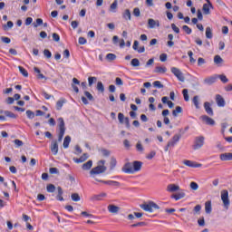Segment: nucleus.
I'll return each instance as SVG.
<instances>
[{
	"label": "nucleus",
	"mask_w": 232,
	"mask_h": 232,
	"mask_svg": "<svg viewBox=\"0 0 232 232\" xmlns=\"http://www.w3.org/2000/svg\"><path fill=\"white\" fill-rule=\"evenodd\" d=\"M136 150L137 151H144V148L142 147V143H140V141H138L136 144Z\"/></svg>",
	"instance_id": "59"
},
{
	"label": "nucleus",
	"mask_w": 232,
	"mask_h": 232,
	"mask_svg": "<svg viewBox=\"0 0 232 232\" xmlns=\"http://www.w3.org/2000/svg\"><path fill=\"white\" fill-rule=\"evenodd\" d=\"M183 164H185V166H188V168H193L194 164H195V161H191L189 160H185L183 161Z\"/></svg>",
	"instance_id": "44"
},
{
	"label": "nucleus",
	"mask_w": 232,
	"mask_h": 232,
	"mask_svg": "<svg viewBox=\"0 0 232 232\" xmlns=\"http://www.w3.org/2000/svg\"><path fill=\"white\" fill-rule=\"evenodd\" d=\"M51 151L53 155H57V153H59V144L57 143V140L52 141Z\"/></svg>",
	"instance_id": "17"
},
{
	"label": "nucleus",
	"mask_w": 232,
	"mask_h": 232,
	"mask_svg": "<svg viewBox=\"0 0 232 232\" xmlns=\"http://www.w3.org/2000/svg\"><path fill=\"white\" fill-rule=\"evenodd\" d=\"M220 160L226 162L227 160H232V152H225L219 155Z\"/></svg>",
	"instance_id": "16"
},
{
	"label": "nucleus",
	"mask_w": 232,
	"mask_h": 232,
	"mask_svg": "<svg viewBox=\"0 0 232 232\" xmlns=\"http://www.w3.org/2000/svg\"><path fill=\"white\" fill-rule=\"evenodd\" d=\"M107 209H108L109 213H113V214H117V213H119V211H121V208H119L115 205H109L107 207Z\"/></svg>",
	"instance_id": "19"
},
{
	"label": "nucleus",
	"mask_w": 232,
	"mask_h": 232,
	"mask_svg": "<svg viewBox=\"0 0 232 232\" xmlns=\"http://www.w3.org/2000/svg\"><path fill=\"white\" fill-rule=\"evenodd\" d=\"M190 188L191 189H193V191H197V189H198V184L197 182H190Z\"/></svg>",
	"instance_id": "56"
},
{
	"label": "nucleus",
	"mask_w": 232,
	"mask_h": 232,
	"mask_svg": "<svg viewBox=\"0 0 232 232\" xmlns=\"http://www.w3.org/2000/svg\"><path fill=\"white\" fill-rule=\"evenodd\" d=\"M106 59L107 61H115L117 59V55H115L114 53H108L106 55Z\"/></svg>",
	"instance_id": "45"
},
{
	"label": "nucleus",
	"mask_w": 232,
	"mask_h": 232,
	"mask_svg": "<svg viewBox=\"0 0 232 232\" xmlns=\"http://www.w3.org/2000/svg\"><path fill=\"white\" fill-rule=\"evenodd\" d=\"M99 151L100 153H102L103 157H110L111 153L109 150H106V149H99Z\"/></svg>",
	"instance_id": "32"
},
{
	"label": "nucleus",
	"mask_w": 232,
	"mask_h": 232,
	"mask_svg": "<svg viewBox=\"0 0 232 232\" xmlns=\"http://www.w3.org/2000/svg\"><path fill=\"white\" fill-rule=\"evenodd\" d=\"M89 86H93V82H97V77L90 76L88 78Z\"/></svg>",
	"instance_id": "39"
},
{
	"label": "nucleus",
	"mask_w": 232,
	"mask_h": 232,
	"mask_svg": "<svg viewBox=\"0 0 232 232\" xmlns=\"http://www.w3.org/2000/svg\"><path fill=\"white\" fill-rule=\"evenodd\" d=\"M122 18L125 21H131V11H130V9H125L122 13Z\"/></svg>",
	"instance_id": "21"
},
{
	"label": "nucleus",
	"mask_w": 232,
	"mask_h": 232,
	"mask_svg": "<svg viewBox=\"0 0 232 232\" xmlns=\"http://www.w3.org/2000/svg\"><path fill=\"white\" fill-rule=\"evenodd\" d=\"M26 116L29 119H34L35 117V113L34 111H32L31 110H27L26 111Z\"/></svg>",
	"instance_id": "54"
},
{
	"label": "nucleus",
	"mask_w": 232,
	"mask_h": 232,
	"mask_svg": "<svg viewBox=\"0 0 232 232\" xmlns=\"http://www.w3.org/2000/svg\"><path fill=\"white\" fill-rule=\"evenodd\" d=\"M204 108L208 115H209L210 117H213V115H215V113L213 112V108H211V103H209V102H204Z\"/></svg>",
	"instance_id": "11"
},
{
	"label": "nucleus",
	"mask_w": 232,
	"mask_h": 232,
	"mask_svg": "<svg viewBox=\"0 0 232 232\" xmlns=\"http://www.w3.org/2000/svg\"><path fill=\"white\" fill-rule=\"evenodd\" d=\"M206 37L207 39H213V32H211V27L206 28Z\"/></svg>",
	"instance_id": "33"
},
{
	"label": "nucleus",
	"mask_w": 232,
	"mask_h": 232,
	"mask_svg": "<svg viewBox=\"0 0 232 232\" xmlns=\"http://www.w3.org/2000/svg\"><path fill=\"white\" fill-rule=\"evenodd\" d=\"M4 115H5V117H9L10 119H17V115H15L14 112L10 111H5L4 112Z\"/></svg>",
	"instance_id": "31"
},
{
	"label": "nucleus",
	"mask_w": 232,
	"mask_h": 232,
	"mask_svg": "<svg viewBox=\"0 0 232 232\" xmlns=\"http://www.w3.org/2000/svg\"><path fill=\"white\" fill-rule=\"evenodd\" d=\"M46 189L48 193H53L55 191V185L49 184L47 185Z\"/></svg>",
	"instance_id": "38"
},
{
	"label": "nucleus",
	"mask_w": 232,
	"mask_h": 232,
	"mask_svg": "<svg viewBox=\"0 0 232 232\" xmlns=\"http://www.w3.org/2000/svg\"><path fill=\"white\" fill-rule=\"evenodd\" d=\"M96 182H101L102 184H106L107 186H113L118 187L121 186V183L119 181H113V180H102L99 179H95Z\"/></svg>",
	"instance_id": "8"
},
{
	"label": "nucleus",
	"mask_w": 232,
	"mask_h": 232,
	"mask_svg": "<svg viewBox=\"0 0 232 232\" xmlns=\"http://www.w3.org/2000/svg\"><path fill=\"white\" fill-rule=\"evenodd\" d=\"M179 113H182V107L177 106L175 110L172 111L173 117H179Z\"/></svg>",
	"instance_id": "29"
},
{
	"label": "nucleus",
	"mask_w": 232,
	"mask_h": 232,
	"mask_svg": "<svg viewBox=\"0 0 232 232\" xmlns=\"http://www.w3.org/2000/svg\"><path fill=\"white\" fill-rule=\"evenodd\" d=\"M96 89L98 92H101V93H104V84H102V82H98Z\"/></svg>",
	"instance_id": "35"
},
{
	"label": "nucleus",
	"mask_w": 232,
	"mask_h": 232,
	"mask_svg": "<svg viewBox=\"0 0 232 232\" xmlns=\"http://www.w3.org/2000/svg\"><path fill=\"white\" fill-rule=\"evenodd\" d=\"M207 3L208 4L203 5V14H205V15H209V14H211L209 7L213 8V4H211L209 0H207Z\"/></svg>",
	"instance_id": "13"
},
{
	"label": "nucleus",
	"mask_w": 232,
	"mask_h": 232,
	"mask_svg": "<svg viewBox=\"0 0 232 232\" xmlns=\"http://www.w3.org/2000/svg\"><path fill=\"white\" fill-rule=\"evenodd\" d=\"M153 86L155 88H164V85L160 82V81H155L153 82Z\"/></svg>",
	"instance_id": "58"
},
{
	"label": "nucleus",
	"mask_w": 232,
	"mask_h": 232,
	"mask_svg": "<svg viewBox=\"0 0 232 232\" xmlns=\"http://www.w3.org/2000/svg\"><path fill=\"white\" fill-rule=\"evenodd\" d=\"M192 102L197 110L200 109V103L198 102V96H194L192 99Z\"/></svg>",
	"instance_id": "30"
},
{
	"label": "nucleus",
	"mask_w": 232,
	"mask_h": 232,
	"mask_svg": "<svg viewBox=\"0 0 232 232\" xmlns=\"http://www.w3.org/2000/svg\"><path fill=\"white\" fill-rule=\"evenodd\" d=\"M153 72L154 73H166L168 72V68L165 66H156Z\"/></svg>",
	"instance_id": "22"
},
{
	"label": "nucleus",
	"mask_w": 232,
	"mask_h": 232,
	"mask_svg": "<svg viewBox=\"0 0 232 232\" xmlns=\"http://www.w3.org/2000/svg\"><path fill=\"white\" fill-rule=\"evenodd\" d=\"M130 64L134 67L140 66V62L139 61V59L134 58L130 61Z\"/></svg>",
	"instance_id": "41"
},
{
	"label": "nucleus",
	"mask_w": 232,
	"mask_h": 232,
	"mask_svg": "<svg viewBox=\"0 0 232 232\" xmlns=\"http://www.w3.org/2000/svg\"><path fill=\"white\" fill-rule=\"evenodd\" d=\"M216 102L219 108H224V106H226V101L220 94L216 95Z\"/></svg>",
	"instance_id": "15"
},
{
	"label": "nucleus",
	"mask_w": 232,
	"mask_h": 232,
	"mask_svg": "<svg viewBox=\"0 0 232 232\" xmlns=\"http://www.w3.org/2000/svg\"><path fill=\"white\" fill-rule=\"evenodd\" d=\"M110 166H111V169H113L115 166H117V160H115V158L111 159Z\"/></svg>",
	"instance_id": "55"
},
{
	"label": "nucleus",
	"mask_w": 232,
	"mask_h": 232,
	"mask_svg": "<svg viewBox=\"0 0 232 232\" xmlns=\"http://www.w3.org/2000/svg\"><path fill=\"white\" fill-rule=\"evenodd\" d=\"M155 155H157V152H155V150L150 151L148 155H147V159L149 160H151V159H153V157H155Z\"/></svg>",
	"instance_id": "61"
},
{
	"label": "nucleus",
	"mask_w": 232,
	"mask_h": 232,
	"mask_svg": "<svg viewBox=\"0 0 232 232\" xmlns=\"http://www.w3.org/2000/svg\"><path fill=\"white\" fill-rule=\"evenodd\" d=\"M104 164H106V160H99L98 165L91 169L90 175L92 179H97L95 178V175H101V173H104L106 169H108V168L104 166Z\"/></svg>",
	"instance_id": "1"
},
{
	"label": "nucleus",
	"mask_w": 232,
	"mask_h": 232,
	"mask_svg": "<svg viewBox=\"0 0 232 232\" xmlns=\"http://www.w3.org/2000/svg\"><path fill=\"white\" fill-rule=\"evenodd\" d=\"M221 200L225 209H229V192L226 189L221 191Z\"/></svg>",
	"instance_id": "4"
},
{
	"label": "nucleus",
	"mask_w": 232,
	"mask_h": 232,
	"mask_svg": "<svg viewBox=\"0 0 232 232\" xmlns=\"http://www.w3.org/2000/svg\"><path fill=\"white\" fill-rule=\"evenodd\" d=\"M198 226H200L201 227H203V226H206V220L204 219V217L200 218L198 220Z\"/></svg>",
	"instance_id": "60"
},
{
	"label": "nucleus",
	"mask_w": 232,
	"mask_h": 232,
	"mask_svg": "<svg viewBox=\"0 0 232 232\" xmlns=\"http://www.w3.org/2000/svg\"><path fill=\"white\" fill-rule=\"evenodd\" d=\"M167 191L169 193H175V191H180V187L175 184H169L167 187Z\"/></svg>",
	"instance_id": "18"
},
{
	"label": "nucleus",
	"mask_w": 232,
	"mask_h": 232,
	"mask_svg": "<svg viewBox=\"0 0 232 232\" xmlns=\"http://www.w3.org/2000/svg\"><path fill=\"white\" fill-rule=\"evenodd\" d=\"M218 79H220V81L223 82L224 84H226V82H229V79H227V77H226V75L224 74L218 75Z\"/></svg>",
	"instance_id": "40"
},
{
	"label": "nucleus",
	"mask_w": 232,
	"mask_h": 232,
	"mask_svg": "<svg viewBox=\"0 0 232 232\" xmlns=\"http://www.w3.org/2000/svg\"><path fill=\"white\" fill-rule=\"evenodd\" d=\"M133 16L134 17H140V9L139 7H135L133 9Z\"/></svg>",
	"instance_id": "47"
},
{
	"label": "nucleus",
	"mask_w": 232,
	"mask_h": 232,
	"mask_svg": "<svg viewBox=\"0 0 232 232\" xmlns=\"http://www.w3.org/2000/svg\"><path fill=\"white\" fill-rule=\"evenodd\" d=\"M179 140H180V134H176L172 137V141L175 142L177 144V142H179Z\"/></svg>",
	"instance_id": "63"
},
{
	"label": "nucleus",
	"mask_w": 232,
	"mask_h": 232,
	"mask_svg": "<svg viewBox=\"0 0 232 232\" xmlns=\"http://www.w3.org/2000/svg\"><path fill=\"white\" fill-rule=\"evenodd\" d=\"M126 118H124V114L123 113H121V112H120L119 114H118V120H119V122L121 123V124H124V120H125Z\"/></svg>",
	"instance_id": "52"
},
{
	"label": "nucleus",
	"mask_w": 232,
	"mask_h": 232,
	"mask_svg": "<svg viewBox=\"0 0 232 232\" xmlns=\"http://www.w3.org/2000/svg\"><path fill=\"white\" fill-rule=\"evenodd\" d=\"M92 166H93V161L90 160L86 163H84L82 168L85 171H88V169H92Z\"/></svg>",
	"instance_id": "25"
},
{
	"label": "nucleus",
	"mask_w": 232,
	"mask_h": 232,
	"mask_svg": "<svg viewBox=\"0 0 232 232\" xmlns=\"http://www.w3.org/2000/svg\"><path fill=\"white\" fill-rule=\"evenodd\" d=\"M217 79H218V76L217 74L208 77L204 80L205 84H208L211 86V84H215L217 82Z\"/></svg>",
	"instance_id": "14"
},
{
	"label": "nucleus",
	"mask_w": 232,
	"mask_h": 232,
	"mask_svg": "<svg viewBox=\"0 0 232 232\" xmlns=\"http://www.w3.org/2000/svg\"><path fill=\"white\" fill-rule=\"evenodd\" d=\"M214 63H215V64H222V63H224V59H222V57H220V55H216L214 57Z\"/></svg>",
	"instance_id": "34"
},
{
	"label": "nucleus",
	"mask_w": 232,
	"mask_h": 232,
	"mask_svg": "<svg viewBox=\"0 0 232 232\" xmlns=\"http://www.w3.org/2000/svg\"><path fill=\"white\" fill-rule=\"evenodd\" d=\"M44 55L46 57V59H51L52 58V52L48 49L44 50Z\"/></svg>",
	"instance_id": "49"
},
{
	"label": "nucleus",
	"mask_w": 232,
	"mask_h": 232,
	"mask_svg": "<svg viewBox=\"0 0 232 232\" xmlns=\"http://www.w3.org/2000/svg\"><path fill=\"white\" fill-rule=\"evenodd\" d=\"M160 26V22L159 20H154L153 18H150L148 20V28H159Z\"/></svg>",
	"instance_id": "10"
},
{
	"label": "nucleus",
	"mask_w": 232,
	"mask_h": 232,
	"mask_svg": "<svg viewBox=\"0 0 232 232\" xmlns=\"http://www.w3.org/2000/svg\"><path fill=\"white\" fill-rule=\"evenodd\" d=\"M84 95H85V97H87V99H89L90 101H93V95H92V93H90V92L85 91V92H84Z\"/></svg>",
	"instance_id": "64"
},
{
	"label": "nucleus",
	"mask_w": 232,
	"mask_h": 232,
	"mask_svg": "<svg viewBox=\"0 0 232 232\" xmlns=\"http://www.w3.org/2000/svg\"><path fill=\"white\" fill-rule=\"evenodd\" d=\"M49 173H51V175H57V174H59V169L50 168L49 169Z\"/></svg>",
	"instance_id": "53"
},
{
	"label": "nucleus",
	"mask_w": 232,
	"mask_h": 232,
	"mask_svg": "<svg viewBox=\"0 0 232 232\" xmlns=\"http://www.w3.org/2000/svg\"><path fill=\"white\" fill-rule=\"evenodd\" d=\"M118 5H119L118 1L114 0L113 3L111 5V10L112 12H115V10H117Z\"/></svg>",
	"instance_id": "51"
},
{
	"label": "nucleus",
	"mask_w": 232,
	"mask_h": 232,
	"mask_svg": "<svg viewBox=\"0 0 232 232\" xmlns=\"http://www.w3.org/2000/svg\"><path fill=\"white\" fill-rule=\"evenodd\" d=\"M4 30L6 32L8 28H14V22L8 21L7 24L3 25Z\"/></svg>",
	"instance_id": "37"
},
{
	"label": "nucleus",
	"mask_w": 232,
	"mask_h": 232,
	"mask_svg": "<svg viewBox=\"0 0 232 232\" xmlns=\"http://www.w3.org/2000/svg\"><path fill=\"white\" fill-rule=\"evenodd\" d=\"M41 24H43V19L38 18V19H36V23H34V24H33V26H34V28H37V26H41Z\"/></svg>",
	"instance_id": "57"
},
{
	"label": "nucleus",
	"mask_w": 232,
	"mask_h": 232,
	"mask_svg": "<svg viewBox=\"0 0 232 232\" xmlns=\"http://www.w3.org/2000/svg\"><path fill=\"white\" fill-rule=\"evenodd\" d=\"M59 122V134H58V142H62L63 137H64V133L66 131V127L64 126V119L59 118L58 119Z\"/></svg>",
	"instance_id": "3"
},
{
	"label": "nucleus",
	"mask_w": 232,
	"mask_h": 232,
	"mask_svg": "<svg viewBox=\"0 0 232 232\" xmlns=\"http://www.w3.org/2000/svg\"><path fill=\"white\" fill-rule=\"evenodd\" d=\"M205 211L208 215H209L212 211V208H211V201H207L205 203Z\"/></svg>",
	"instance_id": "28"
},
{
	"label": "nucleus",
	"mask_w": 232,
	"mask_h": 232,
	"mask_svg": "<svg viewBox=\"0 0 232 232\" xmlns=\"http://www.w3.org/2000/svg\"><path fill=\"white\" fill-rule=\"evenodd\" d=\"M140 208L144 211H148L149 213H153V209H160V207L157 205V203L150 201L148 204H141Z\"/></svg>",
	"instance_id": "2"
},
{
	"label": "nucleus",
	"mask_w": 232,
	"mask_h": 232,
	"mask_svg": "<svg viewBox=\"0 0 232 232\" xmlns=\"http://www.w3.org/2000/svg\"><path fill=\"white\" fill-rule=\"evenodd\" d=\"M71 198L73 200V202H79V200H81V196H79L77 193H72L71 195Z\"/></svg>",
	"instance_id": "36"
},
{
	"label": "nucleus",
	"mask_w": 232,
	"mask_h": 232,
	"mask_svg": "<svg viewBox=\"0 0 232 232\" xmlns=\"http://www.w3.org/2000/svg\"><path fill=\"white\" fill-rule=\"evenodd\" d=\"M170 72H171V73H173V75H175V77H177V79H179L180 81V82H184V79H185L184 74L182 73L181 71H179V68L171 67Z\"/></svg>",
	"instance_id": "6"
},
{
	"label": "nucleus",
	"mask_w": 232,
	"mask_h": 232,
	"mask_svg": "<svg viewBox=\"0 0 232 232\" xmlns=\"http://www.w3.org/2000/svg\"><path fill=\"white\" fill-rule=\"evenodd\" d=\"M104 197H106V193L102 192L101 194L92 196L91 200H92L93 202L97 200H102Z\"/></svg>",
	"instance_id": "23"
},
{
	"label": "nucleus",
	"mask_w": 232,
	"mask_h": 232,
	"mask_svg": "<svg viewBox=\"0 0 232 232\" xmlns=\"http://www.w3.org/2000/svg\"><path fill=\"white\" fill-rule=\"evenodd\" d=\"M204 136H198L195 138L194 144H193V150H200L202 146H204Z\"/></svg>",
	"instance_id": "5"
},
{
	"label": "nucleus",
	"mask_w": 232,
	"mask_h": 232,
	"mask_svg": "<svg viewBox=\"0 0 232 232\" xmlns=\"http://www.w3.org/2000/svg\"><path fill=\"white\" fill-rule=\"evenodd\" d=\"M66 99L62 98L56 102V110L59 111L63 110V106L65 104Z\"/></svg>",
	"instance_id": "24"
},
{
	"label": "nucleus",
	"mask_w": 232,
	"mask_h": 232,
	"mask_svg": "<svg viewBox=\"0 0 232 232\" xmlns=\"http://www.w3.org/2000/svg\"><path fill=\"white\" fill-rule=\"evenodd\" d=\"M18 68H19L20 73H22L24 77H28V71H26V69H24L23 66H19Z\"/></svg>",
	"instance_id": "42"
},
{
	"label": "nucleus",
	"mask_w": 232,
	"mask_h": 232,
	"mask_svg": "<svg viewBox=\"0 0 232 232\" xmlns=\"http://www.w3.org/2000/svg\"><path fill=\"white\" fill-rule=\"evenodd\" d=\"M121 171H123V173L133 174V164L131 162L125 163L121 169Z\"/></svg>",
	"instance_id": "9"
},
{
	"label": "nucleus",
	"mask_w": 232,
	"mask_h": 232,
	"mask_svg": "<svg viewBox=\"0 0 232 232\" xmlns=\"http://www.w3.org/2000/svg\"><path fill=\"white\" fill-rule=\"evenodd\" d=\"M123 145H124V148H126V150H130V148H131V144H130V140H123Z\"/></svg>",
	"instance_id": "62"
},
{
	"label": "nucleus",
	"mask_w": 232,
	"mask_h": 232,
	"mask_svg": "<svg viewBox=\"0 0 232 232\" xmlns=\"http://www.w3.org/2000/svg\"><path fill=\"white\" fill-rule=\"evenodd\" d=\"M182 30L185 31L188 35H191V33L193 32V30H191L188 25H183Z\"/></svg>",
	"instance_id": "43"
},
{
	"label": "nucleus",
	"mask_w": 232,
	"mask_h": 232,
	"mask_svg": "<svg viewBox=\"0 0 232 232\" xmlns=\"http://www.w3.org/2000/svg\"><path fill=\"white\" fill-rule=\"evenodd\" d=\"M200 119L203 122H205V124H207V126H215L216 124L215 120L208 115H202Z\"/></svg>",
	"instance_id": "7"
},
{
	"label": "nucleus",
	"mask_w": 232,
	"mask_h": 232,
	"mask_svg": "<svg viewBox=\"0 0 232 232\" xmlns=\"http://www.w3.org/2000/svg\"><path fill=\"white\" fill-rule=\"evenodd\" d=\"M14 143L15 144V148H21V146H24V143L21 140H14Z\"/></svg>",
	"instance_id": "46"
},
{
	"label": "nucleus",
	"mask_w": 232,
	"mask_h": 232,
	"mask_svg": "<svg viewBox=\"0 0 232 232\" xmlns=\"http://www.w3.org/2000/svg\"><path fill=\"white\" fill-rule=\"evenodd\" d=\"M70 142H72V137L66 136L63 140V148L65 150L70 146Z\"/></svg>",
	"instance_id": "27"
},
{
	"label": "nucleus",
	"mask_w": 232,
	"mask_h": 232,
	"mask_svg": "<svg viewBox=\"0 0 232 232\" xmlns=\"http://www.w3.org/2000/svg\"><path fill=\"white\" fill-rule=\"evenodd\" d=\"M184 197H186V193L184 192V190H181L177 194H173L170 196L171 198H175L176 200H180V198H184Z\"/></svg>",
	"instance_id": "20"
},
{
	"label": "nucleus",
	"mask_w": 232,
	"mask_h": 232,
	"mask_svg": "<svg viewBox=\"0 0 232 232\" xmlns=\"http://www.w3.org/2000/svg\"><path fill=\"white\" fill-rule=\"evenodd\" d=\"M168 39L169 42H167V46H169V48H172V46L175 45V43L173 42V34H168Z\"/></svg>",
	"instance_id": "26"
},
{
	"label": "nucleus",
	"mask_w": 232,
	"mask_h": 232,
	"mask_svg": "<svg viewBox=\"0 0 232 232\" xmlns=\"http://www.w3.org/2000/svg\"><path fill=\"white\" fill-rule=\"evenodd\" d=\"M182 93H183L184 101L188 102V101H189V94H188V89H184L182 91Z\"/></svg>",
	"instance_id": "48"
},
{
	"label": "nucleus",
	"mask_w": 232,
	"mask_h": 232,
	"mask_svg": "<svg viewBox=\"0 0 232 232\" xmlns=\"http://www.w3.org/2000/svg\"><path fill=\"white\" fill-rule=\"evenodd\" d=\"M142 169V162L139 160H135L132 162V171L136 173L137 171H140Z\"/></svg>",
	"instance_id": "12"
},
{
	"label": "nucleus",
	"mask_w": 232,
	"mask_h": 232,
	"mask_svg": "<svg viewBox=\"0 0 232 232\" xmlns=\"http://www.w3.org/2000/svg\"><path fill=\"white\" fill-rule=\"evenodd\" d=\"M144 226H146V222H138L130 225V227H142Z\"/></svg>",
	"instance_id": "50"
}]
</instances>
